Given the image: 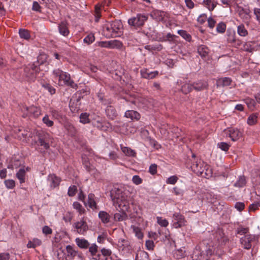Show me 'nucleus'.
Here are the masks:
<instances>
[{
  "label": "nucleus",
  "instance_id": "nucleus-27",
  "mask_svg": "<svg viewBox=\"0 0 260 260\" xmlns=\"http://www.w3.org/2000/svg\"><path fill=\"white\" fill-rule=\"evenodd\" d=\"M145 48L149 51H160L162 49V46L160 44L149 45L145 46Z\"/></svg>",
  "mask_w": 260,
  "mask_h": 260
},
{
  "label": "nucleus",
  "instance_id": "nucleus-2",
  "mask_svg": "<svg viewBox=\"0 0 260 260\" xmlns=\"http://www.w3.org/2000/svg\"><path fill=\"white\" fill-rule=\"evenodd\" d=\"M53 78L58 81L59 86H68L77 88L78 85L71 78L70 75L67 72L57 69L53 71Z\"/></svg>",
  "mask_w": 260,
  "mask_h": 260
},
{
  "label": "nucleus",
  "instance_id": "nucleus-29",
  "mask_svg": "<svg viewBox=\"0 0 260 260\" xmlns=\"http://www.w3.org/2000/svg\"><path fill=\"white\" fill-rule=\"evenodd\" d=\"M94 194L90 193L88 197V205L90 208L94 209H96V204L94 200Z\"/></svg>",
  "mask_w": 260,
  "mask_h": 260
},
{
  "label": "nucleus",
  "instance_id": "nucleus-44",
  "mask_svg": "<svg viewBox=\"0 0 260 260\" xmlns=\"http://www.w3.org/2000/svg\"><path fill=\"white\" fill-rule=\"evenodd\" d=\"M89 251L90 252L91 255L94 256L98 252V247L95 244H92L90 246L89 245Z\"/></svg>",
  "mask_w": 260,
  "mask_h": 260
},
{
  "label": "nucleus",
  "instance_id": "nucleus-46",
  "mask_svg": "<svg viewBox=\"0 0 260 260\" xmlns=\"http://www.w3.org/2000/svg\"><path fill=\"white\" fill-rule=\"evenodd\" d=\"M95 40L94 36L92 34H90L84 39V42L88 44L92 43Z\"/></svg>",
  "mask_w": 260,
  "mask_h": 260
},
{
  "label": "nucleus",
  "instance_id": "nucleus-5",
  "mask_svg": "<svg viewBox=\"0 0 260 260\" xmlns=\"http://www.w3.org/2000/svg\"><path fill=\"white\" fill-rule=\"evenodd\" d=\"M37 140H36L35 144L37 146L41 147L40 151L44 150H46L49 148V146L48 144V138L49 135L44 132H40L36 135Z\"/></svg>",
  "mask_w": 260,
  "mask_h": 260
},
{
  "label": "nucleus",
  "instance_id": "nucleus-21",
  "mask_svg": "<svg viewBox=\"0 0 260 260\" xmlns=\"http://www.w3.org/2000/svg\"><path fill=\"white\" fill-rule=\"evenodd\" d=\"M99 217L104 224L109 223L110 221V216L105 211H100L99 213Z\"/></svg>",
  "mask_w": 260,
  "mask_h": 260
},
{
  "label": "nucleus",
  "instance_id": "nucleus-24",
  "mask_svg": "<svg viewBox=\"0 0 260 260\" xmlns=\"http://www.w3.org/2000/svg\"><path fill=\"white\" fill-rule=\"evenodd\" d=\"M59 31L60 34L64 36H67L69 33V30L67 26L66 23L61 22L58 26Z\"/></svg>",
  "mask_w": 260,
  "mask_h": 260
},
{
  "label": "nucleus",
  "instance_id": "nucleus-32",
  "mask_svg": "<svg viewBox=\"0 0 260 260\" xmlns=\"http://www.w3.org/2000/svg\"><path fill=\"white\" fill-rule=\"evenodd\" d=\"M110 46L111 49H120L122 47V43L116 40H111L110 41Z\"/></svg>",
  "mask_w": 260,
  "mask_h": 260
},
{
  "label": "nucleus",
  "instance_id": "nucleus-17",
  "mask_svg": "<svg viewBox=\"0 0 260 260\" xmlns=\"http://www.w3.org/2000/svg\"><path fill=\"white\" fill-rule=\"evenodd\" d=\"M158 73L157 71L149 72L147 69H143L141 71V74L142 77L146 79H152L155 78Z\"/></svg>",
  "mask_w": 260,
  "mask_h": 260
},
{
  "label": "nucleus",
  "instance_id": "nucleus-33",
  "mask_svg": "<svg viewBox=\"0 0 260 260\" xmlns=\"http://www.w3.org/2000/svg\"><path fill=\"white\" fill-rule=\"evenodd\" d=\"M131 229L133 230V232L135 233L136 237L140 239L143 238V234L140 228L135 225H132Z\"/></svg>",
  "mask_w": 260,
  "mask_h": 260
},
{
  "label": "nucleus",
  "instance_id": "nucleus-57",
  "mask_svg": "<svg viewBox=\"0 0 260 260\" xmlns=\"http://www.w3.org/2000/svg\"><path fill=\"white\" fill-rule=\"evenodd\" d=\"M178 178L176 176H172L169 177L167 180V183L174 184L177 181Z\"/></svg>",
  "mask_w": 260,
  "mask_h": 260
},
{
  "label": "nucleus",
  "instance_id": "nucleus-20",
  "mask_svg": "<svg viewBox=\"0 0 260 260\" xmlns=\"http://www.w3.org/2000/svg\"><path fill=\"white\" fill-rule=\"evenodd\" d=\"M125 117L132 120H139L140 118V114L134 110H127L125 112Z\"/></svg>",
  "mask_w": 260,
  "mask_h": 260
},
{
  "label": "nucleus",
  "instance_id": "nucleus-45",
  "mask_svg": "<svg viewBox=\"0 0 260 260\" xmlns=\"http://www.w3.org/2000/svg\"><path fill=\"white\" fill-rule=\"evenodd\" d=\"M178 34L182 36L186 40L189 41L191 39V36L187 34L186 31L183 30H179L178 31Z\"/></svg>",
  "mask_w": 260,
  "mask_h": 260
},
{
  "label": "nucleus",
  "instance_id": "nucleus-28",
  "mask_svg": "<svg viewBox=\"0 0 260 260\" xmlns=\"http://www.w3.org/2000/svg\"><path fill=\"white\" fill-rule=\"evenodd\" d=\"M153 16L158 20H162L166 14L164 12L159 10H154L152 12Z\"/></svg>",
  "mask_w": 260,
  "mask_h": 260
},
{
  "label": "nucleus",
  "instance_id": "nucleus-55",
  "mask_svg": "<svg viewBox=\"0 0 260 260\" xmlns=\"http://www.w3.org/2000/svg\"><path fill=\"white\" fill-rule=\"evenodd\" d=\"M43 86L51 94H54L55 89L49 84L46 83L43 85Z\"/></svg>",
  "mask_w": 260,
  "mask_h": 260
},
{
  "label": "nucleus",
  "instance_id": "nucleus-11",
  "mask_svg": "<svg viewBox=\"0 0 260 260\" xmlns=\"http://www.w3.org/2000/svg\"><path fill=\"white\" fill-rule=\"evenodd\" d=\"M111 195L113 202L114 201L119 200L126 196L123 189L119 187H115L111 192Z\"/></svg>",
  "mask_w": 260,
  "mask_h": 260
},
{
  "label": "nucleus",
  "instance_id": "nucleus-19",
  "mask_svg": "<svg viewBox=\"0 0 260 260\" xmlns=\"http://www.w3.org/2000/svg\"><path fill=\"white\" fill-rule=\"evenodd\" d=\"M75 242L78 246L82 249H87L90 245L88 241L84 238H77Z\"/></svg>",
  "mask_w": 260,
  "mask_h": 260
},
{
  "label": "nucleus",
  "instance_id": "nucleus-58",
  "mask_svg": "<svg viewBox=\"0 0 260 260\" xmlns=\"http://www.w3.org/2000/svg\"><path fill=\"white\" fill-rule=\"evenodd\" d=\"M235 207L236 209H237V210L241 211L244 209L245 207V205L243 203L237 202L235 204Z\"/></svg>",
  "mask_w": 260,
  "mask_h": 260
},
{
  "label": "nucleus",
  "instance_id": "nucleus-22",
  "mask_svg": "<svg viewBox=\"0 0 260 260\" xmlns=\"http://www.w3.org/2000/svg\"><path fill=\"white\" fill-rule=\"evenodd\" d=\"M216 4L214 0H204L203 2V5L209 11L213 10L216 6Z\"/></svg>",
  "mask_w": 260,
  "mask_h": 260
},
{
  "label": "nucleus",
  "instance_id": "nucleus-31",
  "mask_svg": "<svg viewBox=\"0 0 260 260\" xmlns=\"http://www.w3.org/2000/svg\"><path fill=\"white\" fill-rule=\"evenodd\" d=\"M122 151L127 156H134L136 155V152L131 148L127 147H121Z\"/></svg>",
  "mask_w": 260,
  "mask_h": 260
},
{
  "label": "nucleus",
  "instance_id": "nucleus-35",
  "mask_svg": "<svg viewBox=\"0 0 260 260\" xmlns=\"http://www.w3.org/2000/svg\"><path fill=\"white\" fill-rule=\"evenodd\" d=\"M66 250L68 253V256H71L72 257H75L76 256L78 252L77 251H76L73 247L71 245H67L66 246Z\"/></svg>",
  "mask_w": 260,
  "mask_h": 260
},
{
  "label": "nucleus",
  "instance_id": "nucleus-52",
  "mask_svg": "<svg viewBox=\"0 0 260 260\" xmlns=\"http://www.w3.org/2000/svg\"><path fill=\"white\" fill-rule=\"evenodd\" d=\"M142 179L138 175H135L132 178V181L133 183L136 185H139L142 183Z\"/></svg>",
  "mask_w": 260,
  "mask_h": 260
},
{
  "label": "nucleus",
  "instance_id": "nucleus-25",
  "mask_svg": "<svg viewBox=\"0 0 260 260\" xmlns=\"http://www.w3.org/2000/svg\"><path fill=\"white\" fill-rule=\"evenodd\" d=\"M114 219L117 221H122L125 220L127 219V215L124 213V211L122 212L116 213L114 215Z\"/></svg>",
  "mask_w": 260,
  "mask_h": 260
},
{
  "label": "nucleus",
  "instance_id": "nucleus-59",
  "mask_svg": "<svg viewBox=\"0 0 260 260\" xmlns=\"http://www.w3.org/2000/svg\"><path fill=\"white\" fill-rule=\"evenodd\" d=\"M110 41H102V42H98V45L102 47L110 48Z\"/></svg>",
  "mask_w": 260,
  "mask_h": 260
},
{
  "label": "nucleus",
  "instance_id": "nucleus-48",
  "mask_svg": "<svg viewBox=\"0 0 260 260\" xmlns=\"http://www.w3.org/2000/svg\"><path fill=\"white\" fill-rule=\"evenodd\" d=\"M47 59V56L45 53L40 54L38 57V62L40 64H42L46 62Z\"/></svg>",
  "mask_w": 260,
  "mask_h": 260
},
{
  "label": "nucleus",
  "instance_id": "nucleus-36",
  "mask_svg": "<svg viewBox=\"0 0 260 260\" xmlns=\"http://www.w3.org/2000/svg\"><path fill=\"white\" fill-rule=\"evenodd\" d=\"M20 37L26 40H28L30 37L29 31L24 29H20L19 31Z\"/></svg>",
  "mask_w": 260,
  "mask_h": 260
},
{
  "label": "nucleus",
  "instance_id": "nucleus-8",
  "mask_svg": "<svg viewBox=\"0 0 260 260\" xmlns=\"http://www.w3.org/2000/svg\"><path fill=\"white\" fill-rule=\"evenodd\" d=\"M223 136L229 137L232 141H236L242 136V133L237 128H230L223 131Z\"/></svg>",
  "mask_w": 260,
  "mask_h": 260
},
{
  "label": "nucleus",
  "instance_id": "nucleus-56",
  "mask_svg": "<svg viewBox=\"0 0 260 260\" xmlns=\"http://www.w3.org/2000/svg\"><path fill=\"white\" fill-rule=\"evenodd\" d=\"M145 245L147 249L149 250H153L154 246V242L151 240H147L145 243Z\"/></svg>",
  "mask_w": 260,
  "mask_h": 260
},
{
  "label": "nucleus",
  "instance_id": "nucleus-30",
  "mask_svg": "<svg viewBox=\"0 0 260 260\" xmlns=\"http://www.w3.org/2000/svg\"><path fill=\"white\" fill-rule=\"evenodd\" d=\"M193 88L192 84L185 83L181 87V91L183 93L187 94L190 92Z\"/></svg>",
  "mask_w": 260,
  "mask_h": 260
},
{
  "label": "nucleus",
  "instance_id": "nucleus-6",
  "mask_svg": "<svg viewBox=\"0 0 260 260\" xmlns=\"http://www.w3.org/2000/svg\"><path fill=\"white\" fill-rule=\"evenodd\" d=\"M257 238L254 235L246 234L240 238L242 246L246 249H249L256 244Z\"/></svg>",
  "mask_w": 260,
  "mask_h": 260
},
{
  "label": "nucleus",
  "instance_id": "nucleus-54",
  "mask_svg": "<svg viewBox=\"0 0 260 260\" xmlns=\"http://www.w3.org/2000/svg\"><path fill=\"white\" fill-rule=\"evenodd\" d=\"M43 122L46 124L48 126H52L53 125V122L49 119V117L47 115H46L43 118Z\"/></svg>",
  "mask_w": 260,
  "mask_h": 260
},
{
  "label": "nucleus",
  "instance_id": "nucleus-43",
  "mask_svg": "<svg viewBox=\"0 0 260 260\" xmlns=\"http://www.w3.org/2000/svg\"><path fill=\"white\" fill-rule=\"evenodd\" d=\"M107 115L111 118L115 116L116 112L114 108L111 106L108 107L106 110Z\"/></svg>",
  "mask_w": 260,
  "mask_h": 260
},
{
  "label": "nucleus",
  "instance_id": "nucleus-64",
  "mask_svg": "<svg viewBox=\"0 0 260 260\" xmlns=\"http://www.w3.org/2000/svg\"><path fill=\"white\" fill-rule=\"evenodd\" d=\"M9 258L10 255L8 253H0V260H9Z\"/></svg>",
  "mask_w": 260,
  "mask_h": 260
},
{
  "label": "nucleus",
  "instance_id": "nucleus-16",
  "mask_svg": "<svg viewBox=\"0 0 260 260\" xmlns=\"http://www.w3.org/2000/svg\"><path fill=\"white\" fill-rule=\"evenodd\" d=\"M250 11L248 9H242L239 11V16L245 22H248L251 18Z\"/></svg>",
  "mask_w": 260,
  "mask_h": 260
},
{
  "label": "nucleus",
  "instance_id": "nucleus-47",
  "mask_svg": "<svg viewBox=\"0 0 260 260\" xmlns=\"http://www.w3.org/2000/svg\"><path fill=\"white\" fill-rule=\"evenodd\" d=\"M5 184L8 189H12L15 185V182L13 180L9 179L5 181Z\"/></svg>",
  "mask_w": 260,
  "mask_h": 260
},
{
  "label": "nucleus",
  "instance_id": "nucleus-10",
  "mask_svg": "<svg viewBox=\"0 0 260 260\" xmlns=\"http://www.w3.org/2000/svg\"><path fill=\"white\" fill-rule=\"evenodd\" d=\"M113 204L116 208L118 207L122 211H127L129 207V202L127 196L119 200L114 201Z\"/></svg>",
  "mask_w": 260,
  "mask_h": 260
},
{
  "label": "nucleus",
  "instance_id": "nucleus-60",
  "mask_svg": "<svg viewBox=\"0 0 260 260\" xmlns=\"http://www.w3.org/2000/svg\"><path fill=\"white\" fill-rule=\"evenodd\" d=\"M260 204L258 203H255L251 204L249 207L250 211H254L258 208Z\"/></svg>",
  "mask_w": 260,
  "mask_h": 260
},
{
  "label": "nucleus",
  "instance_id": "nucleus-14",
  "mask_svg": "<svg viewBox=\"0 0 260 260\" xmlns=\"http://www.w3.org/2000/svg\"><path fill=\"white\" fill-rule=\"evenodd\" d=\"M48 181L49 182L50 187L54 188L59 185L60 179L55 175L52 174L49 175Z\"/></svg>",
  "mask_w": 260,
  "mask_h": 260
},
{
  "label": "nucleus",
  "instance_id": "nucleus-38",
  "mask_svg": "<svg viewBox=\"0 0 260 260\" xmlns=\"http://www.w3.org/2000/svg\"><path fill=\"white\" fill-rule=\"evenodd\" d=\"M80 121L83 124L89 123L90 122L89 114L86 113H82L80 116Z\"/></svg>",
  "mask_w": 260,
  "mask_h": 260
},
{
  "label": "nucleus",
  "instance_id": "nucleus-4",
  "mask_svg": "<svg viewBox=\"0 0 260 260\" xmlns=\"http://www.w3.org/2000/svg\"><path fill=\"white\" fill-rule=\"evenodd\" d=\"M147 16L138 14L135 17H133L128 20V24L135 28H140L142 27L145 22L147 20Z\"/></svg>",
  "mask_w": 260,
  "mask_h": 260
},
{
  "label": "nucleus",
  "instance_id": "nucleus-7",
  "mask_svg": "<svg viewBox=\"0 0 260 260\" xmlns=\"http://www.w3.org/2000/svg\"><path fill=\"white\" fill-rule=\"evenodd\" d=\"M73 226L75 232L83 235H84L88 230V225L84 218L74 223Z\"/></svg>",
  "mask_w": 260,
  "mask_h": 260
},
{
  "label": "nucleus",
  "instance_id": "nucleus-51",
  "mask_svg": "<svg viewBox=\"0 0 260 260\" xmlns=\"http://www.w3.org/2000/svg\"><path fill=\"white\" fill-rule=\"evenodd\" d=\"M218 146L222 150L226 151L229 150L230 145L225 142H220L218 144Z\"/></svg>",
  "mask_w": 260,
  "mask_h": 260
},
{
  "label": "nucleus",
  "instance_id": "nucleus-49",
  "mask_svg": "<svg viewBox=\"0 0 260 260\" xmlns=\"http://www.w3.org/2000/svg\"><path fill=\"white\" fill-rule=\"evenodd\" d=\"M225 24L223 22H220L217 24L216 30L218 32L223 33L225 31Z\"/></svg>",
  "mask_w": 260,
  "mask_h": 260
},
{
  "label": "nucleus",
  "instance_id": "nucleus-62",
  "mask_svg": "<svg viewBox=\"0 0 260 260\" xmlns=\"http://www.w3.org/2000/svg\"><path fill=\"white\" fill-rule=\"evenodd\" d=\"M207 20V16L205 14L200 15L198 18V21L200 24H203Z\"/></svg>",
  "mask_w": 260,
  "mask_h": 260
},
{
  "label": "nucleus",
  "instance_id": "nucleus-3",
  "mask_svg": "<svg viewBox=\"0 0 260 260\" xmlns=\"http://www.w3.org/2000/svg\"><path fill=\"white\" fill-rule=\"evenodd\" d=\"M194 155H192L194 158L190 168L192 171L198 175L202 176L209 177L211 176V170L209 169V167L200 159L196 160Z\"/></svg>",
  "mask_w": 260,
  "mask_h": 260
},
{
  "label": "nucleus",
  "instance_id": "nucleus-40",
  "mask_svg": "<svg viewBox=\"0 0 260 260\" xmlns=\"http://www.w3.org/2000/svg\"><path fill=\"white\" fill-rule=\"evenodd\" d=\"M246 184V180L244 177H240L237 181L235 183L236 187H243Z\"/></svg>",
  "mask_w": 260,
  "mask_h": 260
},
{
  "label": "nucleus",
  "instance_id": "nucleus-23",
  "mask_svg": "<svg viewBox=\"0 0 260 260\" xmlns=\"http://www.w3.org/2000/svg\"><path fill=\"white\" fill-rule=\"evenodd\" d=\"M231 79L230 78L224 77L219 79L217 81V86H229L231 84Z\"/></svg>",
  "mask_w": 260,
  "mask_h": 260
},
{
  "label": "nucleus",
  "instance_id": "nucleus-12",
  "mask_svg": "<svg viewBox=\"0 0 260 260\" xmlns=\"http://www.w3.org/2000/svg\"><path fill=\"white\" fill-rule=\"evenodd\" d=\"M215 239L220 245L225 244L228 239L225 236L223 231L221 230H218L215 234Z\"/></svg>",
  "mask_w": 260,
  "mask_h": 260
},
{
  "label": "nucleus",
  "instance_id": "nucleus-18",
  "mask_svg": "<svg viewBox=\"0 0 260 260\" xmlns=\"http://www.w3.org/2000/svg\"><path fill=\"white\" fill-rule=\"evenodd\" d=\"M117 246L121 250H128L129 242L127 240L125 239L120 238L118 241Z\"/></svg>",
  "mask_w": 260,
  "mask_h": 260
},
{
  "label": "nucleus",
  "instance_id": "nucleus-42",
  "mask_svg": "<svg viewBox=\"0 0 260 260\" xmlns=\"http://www.w3.org/2000/svg\"><path fill=\"white\" fill-rule=\"evenodd\" d=\"M157 222L161 226L167 227L169 224V222L166 219H163L161 217H157Z\"/></svg>",
  "mask_w": 260,
  "mask_h": 260
},
{
  "label": "nucleus",
  "instance_id": "nucleus-37",
  "mask_svg": "<svg viewBox=\"0 0 260 260\" xmlns=\"http://www.w3.org/2000/svg\"><path fill=\"white\" fill-rule=\"evenodd\" d=\"M237 31L238 34L242 37H245L248 35V31L243 24L238 27Z\"/></svg>",
  "mask_w": 260,
  "mask_h": 260
},
{
  "label": "nucleus",
  "instance_id": "nucleus-15",
  "mask_svg": "<svg viewBox=\"0 0 260 260\" xmlns=\"http://www.w3.org/2000/svg\"><path fill=\"white\" fill-rule=\"evenodd\" d=\"M193 88L197 91H201L206 89L208 86L207 82L198 81L192 84Z\"/></svg>",
  "mask_w": 260,
  "mask_h": 260
},
{
  "label": "nucleus",
  "instance_id": "nucleus-63",
  "mask_svg": "<svg viewBox=\"0 0 260 260\" xmlns=\"http://www.w3.org/2000/svg\"><path fill=\"white\" fill-rule=\"evenodd\" d=\"M43 233L45 235L51 234L52 232V229L48 226L43 228Z\"/></svg>",
  "mask_w": 260,
  "mask_h": 260
},
{
  "label": "nucleus",
  "instance_id": "nucleus-41",
  "mask_svg": "<svg viewBox=\"0 0 260 260\" xmlns=\"http://www.w3.org/2000/svg\"><path fill=\"white\" fill-rule=\"evenodd\" d=\"M245 101L249 109L253 110L255 106V102L254 100L250 98H247Z\"/></svg>",
  "mask_w": 260,
  "mask_h": 260
},
{
  "label": "nucleus",
  "instance_id": "nucleus-9",
  "mask_svg": "<svg viewBox=\"0 0 260 260\" xmlns=\"http://www.w3.org/2000/svg\"><path fill=\"white\" fill-rule=\"evenodd\" d=\"M173 218L175 221L173 223V226L175 228H180L186 225L187 221L185 217L180 213H175L173 214Z\"/></svg>",
  "mask_w": 260,
  "mask_h": 260
},
{
  "label": "nucleus",
  "instance_id": "nucleus-1",
  "mask_svg": "<svg viewBox=\"0 0 260 260\" xmlns=\"http://www.w3.org/2000/svg\"><path fill=\"white\" fill-rule=\"evenodd\" d=\"M122 24L119 20L105 24L103 28V34L107 38L117 37L122 32Z\"/></svg>",
  "mask_w": 260,
  "mask_h": 260
},
{
  "label": "nucleus",
  "instance_id": "nucleus-53",
  "mask_svg": "<svg viewBox=\"0 0 260 260\" xmlns=\"http://www.w3.org/2000/svg\"><path fill=\"white\" fill-rule=\"evenodd\" d=\"M77 191V186L74 185L69 187L68 189V195L70 197L74 196Z\"/></svg>",
  "mask_w": 260,
  "mask_h": 260
},
{
  "label": "nucleus",
  "instance_id": "nucleus-50",
  "mask_svg": "<svg viewBox=\"0 0 260 260\" xmlns=\"http://www.w3.org/2000/svg\"><path fill=\"white\" fill-rule=\"evenodd\" d=\"M24 71L27 77H31L32 74V65H29L28 67H26L24 69Z\"/></svg>",
  "mask_w": 260,
  "mask_h": 260
},
{
  "label": "nucleus",
  "instance_id": "nucleus-61",
  "mask_svg": "<svg viewBox=\"0 0 260 260\" xmlns=\"http://www.w3.org/2000/svg\"><path fill=\"white\" fill-rule=\"evenodd\" d=\"M215 23L216 21L212 17H210L208 19V25L210 28H213Z\"/></svg>",
  "mask_w": 260,
  "mask_h": 260
},
{
  "label": "nucleus",
  "instance_id": "nucleus-13",
  "mask_svg": "<svg viewBox=\"0 0 260 260\" xmlns=\"http://www.w3.org/2000/svg\"><path fill=\"white\" fill-rule=\"evenodd\" d=\"M28 170H30V168L23 167L21 168L16 173V177L19 180L20 183H24L25 181L26 172Z\"/></svg>",
  "mask_w": 260,
  "mask_h": 260
},
{
  "label": "nucleus",
  "instance_id": "nucleus-26",
  "mask_svg": "<svg viewBox=\"0 0 260 260\" xmlns=\"http://www.w3.org/2000/svg\"><path fill=\"white\" fill-rule=\"evenodd\" d=\"M198 52L202 57L206 56L209 53V49L204 45H201L198 48Z\"/></svg>",
  "mask_w": 260,
  "mask_h": 260
},
{
  "label": "nucleus",
  "instance_id": "nucleus-39",
  "mask_svg": "<svg viewBox=\"0 0 260 260\" xmlns=\"http://www.w3.org/2000/svg\"><path fill=\"white\" fill-rule=\"evenodd\" d=\"M257 116L256 114L250 115L247 119V123L252 125L255 124L257 122Z\"/></svg>",
  "mask_w": 260,
  "mask_h": 260
},
{
  "label": "nucleus",
  "instance_id": "nucleus-34",
  "mask_svg": "<svg viewBox=\"0 0 260 260\" xmlns=\"http://www.w3.org/2000/svg\"><path fill=\"white\" fill-rule=\"evenodd\" d=\"M73 206L74 209L77 210L80 214L82 215L85 212V210L83 208L82 205L77 202L73 203Z\"/></svg>",
  "mask_w": 260,
  "mask_h": 260
}]
</instances>
